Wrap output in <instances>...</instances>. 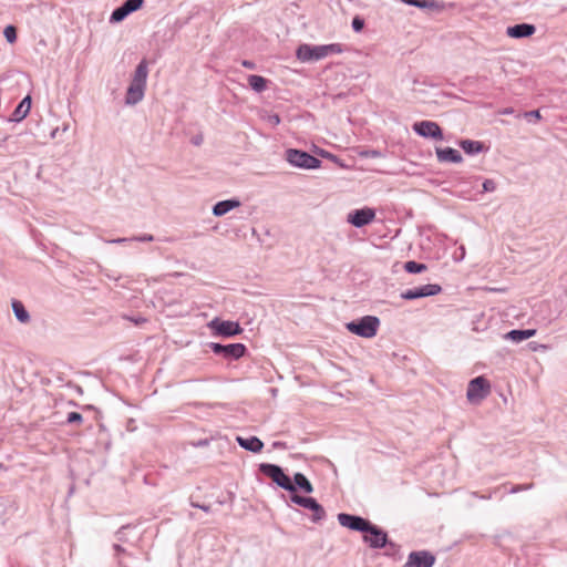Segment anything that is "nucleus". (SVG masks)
Here are the masks:
<instances>
[{
    "mask_svg": "<svg viewBox=\"0 0 567 567\" xmlns=\"http://www.w3.org/2000/svg\"><path fill=\"white\" fill-rule=\"evenodd\" d=\"M148 76L147 61L143 59L136 66L131 83L125 94V104L135 105L141 102L145 94Z\"/></svg>",
    "mask_w": 567,
    "mask_h": 567,
    "instance_id": "1",
    "label": "nucleus"
},
{
    "mask_svg": "<svg viewBox=\"0 0 567 567\" xmlns=\"http://www.w3.org/2000/svg\"><path fill=\"white\" fill-rule=\"evenodd\" d=\"M342 51V45L339 43L323 45L301 44L297 49L296 55L298 60L302 62H309L321 60L331 54H339Z\"/></svg>",
    "mask_w": 567,
    "mask_h": 567,
    "instance_id": "2",
    "label": "nucleus"
},
{
    "mask_svg": "<svg viewBox=\"0 0 567 567\" xmlns=\"http://www.w3.org/2000/svg\"><path fill=\"white\" fill-rule=\"evenodd\" d=\"M380 319L375 316H364L346 324L348 331L362 338H373L379 329Z\"/></svg>",
    "mask_w": 567,
    "mask_h": 567,
    "instance_id": "3",
    "label": "nucleus"
},
{
    "mask_svg": "<svg viewBox=\"0 0 567 567\" xmlns=\"http://www.w3.org/2000/svg\"><path fill=\"white\" fill-rule=\"evenodd\" d=\"M362 539L372 549H382L385 547H390L392 549L396 548V545L389 539L388 533L371 522L365 529Z\"/></svg>",
    "mask_w": 567,
    "mask_h": 567,
    "instance_id": "4",
    "label": "nucleus"
},
{
    "mask_svg": "<svg viewBox=\"0 0 567 567\" xmlns=\"http://www.w3.org/2000/svg\"><path fill=\"white\" fill-rule=\"evenodd\" d=\"M259 472L265 476L269 477L274 483H276L282 489L295 493L296 485H293L291 478L285 474L282 467L277 464L270 463H261L259 465Z\"/></svg>",
    "mask_w": 567,
    "mask_h": 567,
    "instance_id": "5",
    "label": "nucleus"
},
{
    "mask_svg": "<svg viewBox=\"0 0 567 567\" xmlns=\"http://www.w3.org/2000/svg\"><path fill=\"white\" fill-rule=\"evenodd\" d=\"M286 161L295 167L303 169H316L321 166V161L306 151L288 148L286 151Z\"/></svg>",
    "mask_w": 567,
    "mask_h": 567,
    "instance_id": "6",
    "label": "nucleus"
},
{
    "mask_svg": "<svg viewBox=\"0 0 567 567\" xmlns=\"http://www.w3.org/2000/svg\"><path fill=\"white\" fill-rule=\"evenodd\" d=\"M209 349L217 355H221L226 360H239L247 353L244 343L221 344L218 342H209Z\"/></svg>",
    "mask_w": 567,
    "mask_h": 567,
    "instance_id": "7",
    "label": "nucleus"
},
{
    "mask_svg": "<svg viewBox=\"0 0 567 567\" xmlns=\"http://www.w3.org/2000/svg\"><path fill=\"white\" fill-rule=\"evenodd\" d=\"M491 391L488 380L483 377L472 379L467 385L466 398L470 402L481 401L485 399Z\"/></svg>",
    "mask_w": 567,
    "mask_h": 567,
    "instance_id": "8",
    "label": "nucleus"
},
{
    "mask_svg": "<svg viewBox=\"0 0 567 567\" xmlns=\"http://www.w3.org/2000/svg\"><path fill=\"white\" fill-rule=\"evenodd\" d=\"M208 327L214 331L216 336L224 338H230L243 332V328L238 322L235 321H223L218 318L213 319Z\"/></svg>",
    "mask_w": 567,
    "mask_h": 567,
    "instance_id": "9",
    "label": "nucleus"
},
{
    "mask_svg": "<svg viewBox=\"0 0 567 567\" xmlns=\"http://www.w3.org/2000/svg\"><path fill=\"white\" fill-rule=\"evenodd\" d=\"M442 291V287L437 284H426L420 287L408 289L401 293V298L405 300H414L425 297L436 296Z\"/></svg>",
    "mask_w": 567,
    "mask_h": 567,
    "instance_id": "10",
    "label": "nucleus"
},
{
    "mask_svg": "<svg viewBox=\"0 0 567 567\" xmlns=\"http://www.w3.org/2000/svg\"><path fill=\"white\" fill-rule=\"evenodd\" d=\"M337 518L342 527H346L353 532H360L363 534L370 524L369 519L359 515L348 513H339Z\"/></svg>",
    "mask_w": 567,
    "mask_h": 567,
    "instance_id": "11",
    "label": "nucleus"
},
{
    "mask_svg": "<svg viewBox=\"0 0 567 567\" xmlns=\"http://www.w3.org/2000/svg\"><path fill=\"white\" fill-rule=\"evenodd\" d=\"M413 131L425 138L443 140V131L441 126L433 121H420L413 124Z\"/></svg>",
    "mask_w": 567,
    "mask_h": 567,
    "instance_id": "12",
    "label": "nucleus"
},
{
    "mask_svg": "<svg viewBox=\"0 0 567 567\" xmlns=\"http://www.w3.org/2000/svg\"><path fill=\"white\" fill-rule=\"evenodd\" d=\"M374 218L375 210L370 207H363L350 212L347 216V221L357 228H361L371 224Z\"/></svg>",
    "mask_w": 567,
    "mask_h": 567,
    "instance_id": "13",
    "label": "nucleus"
},
{
    "mask_svg": "<svg viewBox=\"0 0 567 567\" xmlns=\"http://www.w3.org/2000/svg\"><path fill=\"white\" fill-rule=\"evenodd\" d=\"M435 556L427 550L411 551L404 567H433Z\"/></svg>",
    "mask_w": 567,
    "mask_h": 567,
    "instance_id": "14",
    "label": "nucleus"
},
{
    "mask_svg": "<svg viewBox=\"0 0 567 567\" xmlns=\"http://www.w3.org/2000/svg\"><path fill=\"white\" fill-rule=\"evenodd\" d=\"M536 32V27L530 23H518L509 25L506 29V34L513 39L529 38Z\"/></svg>",
    "mask_w": 567,
    "mask_h": 567,
    "instance_id": "15",
    "label": "nucleus"
},
{
    "mask_svg": "<svg viewBox=\"0 0 567 567\" xmlns=\"http://www.w3.org/2000/svg\"><path fill=\"white\" fill-rule=\"evenodd\" d=\"M437 161L440 163H455L458 164L463 161L461 153L452 147H437L435 150Z\"/></svg>",
    "mask_w": 567,
    "mask_h": 567,
    "instance_id": "16",
    "label": "nucleus"
},
{
    "mask_svg": "<svg viewBox=\"0 0 567 567\" xmlns=\"http://www.w3.org/2000/svg\"><path fill=\"white\" fill-rule=\"evenodd\" d=\"M240 204V200L237 198L220 200L213 206L212 213L214 216L220 217L226 215L231 209L239 207Z\"/></svg>",
    "mask_w": 567,
    "mask_h": 567,
    "instance_id": "17",
    "label": "nucleus"
},
{
    "mask_svg": "<svg viewBox=\"0 0 567 567\" xmlns=\"http://www.w3.org/2000/svg\"><path fill=\"white\" fill-rule=\"evenodd\" d=\"M30 110H31V96L27 95L17 105V107L12 112L9 120L11 122H20L29 114Z\"/></svg>",
    "mask_w": 567,
    "mask_h": 567,
    "instance_id": "18",
    "label": "nucleus"
},
{
    "mask_svg": "<svg viewBox=\"0 0 567 567\" xmlns=\"http://www.w3.org/2000/svg\"><path fill=\"white\" fill-rule=\"evenodd\" d=\"M236 441L240 447L245 449L246 451L252 452V453H259L264 449L262 441L260 439H258L257 436H249V437L237 436Z\"/></svg>",
    "mask_w": 567,
    "mask_h": 567,
    "instance_id": "19",
    "label": "nucleus"
},
{
    "mask_svg": "<svg viewBox=\"0 0 567 567\" xmlns=\"http://www.w3.org/2000/svg\"><path fill=\"white\" fill-rule=\"evenodd\" d=\"M536 334L535 329H514L505 334V339L519 343Z\"/></svg>",
    "mask_w": 567,
    "mask_h": 567,
    "instance_id": "20",
    "label": "nucleus"
},
{
    "mask_svg": "<svg viewBox=\"0 0 567 567\" xmlns=\"http://www.w3.org/2000/svg\"><path fill=\"white\" fill-rule=\"evenodd\" d=\"M305 508L309 509L312 512V515H311V522L313 523H320L322 522L327 514H326V511L324 508L322 507L321 504H319L317 502L316 498L311 497L308 505L305 506Z\"/></svg>",
    "mask_w": 567,
    "mask_h": 567,
    "instance_id": "21",
    "label": "nucleus"
},
{
    "mask_svg": "<svg viewBox=\"0 0 567 567\" xmlns=\"http://www.w3.org/2000/svg\"><path fill=\"white\" fill-rule=\"evenodd\" d=\"M458 146L467 154V155H476L484 151L485 145L483 142L473 141V140H461L458 142Z\"/></svg>",
    "mask_w": 567,
    "mask_h": 567,
    "instance_id": "22",
    "label": "nucleus"
},
{
    "mask_svg": "<svg viewBox=\"0 0 567 567\" xmlns=\"http://www.w3.org/2000/svg\"><path fill=\"white\" fill-rule=\"evenodd\" d=\"M12 311L17 320L21 323H29L31 320L29 311L20 300L13 299L11 302Z\"/></svg>",
    "mask_w": 567,
    "mask_h": 567,
    "instance_id": "23",
    "label": "nucleus"
},
{
    "mask_svg": "<svg viewBox=\"0 0 567 567\" xmlns=\"http://www.w3.org/2000/svg\"><path fill=\"white\" fill-rule=\"evenodd\" d=\"M402 3L420 9L441 10L443 6L436 0H400Z\"/></svg>",
    "mask_w": 567,
    "mask_h": 567,
    "instance_id": "24",
    "label": "nucleus"
},
{
    "mask_svg": "<svg viewBox=\"0 0 567 567\" xmlns=\"http://www.w3.org/2000/svg\"><path fill=\"white\" fill-rule=\"evenodd\" d=\"M249 86L257 93L264 92L268 86V80L261 75L250 74L247 78Z\"/></svg>",
    "mask_w": 567,
    "mask_h": 567,
    "instance_id": "25",
    "label": "nucleus"
},
{
    "mask_svg": "<svg viewBox=\"0 0 567 567\" xmlns=\"http://www.w3.org/2000/svg\"><path fill=\"white\" fill-rule=\"evenodd\" d=\"M292 483H293V485H296V489L300 488L301 491H303L307 494H310L313 492V486H312L311 482L302 473H296L293 475Z\"/></svg>",
    "mask_w": 567,
    "mask_h": 567,
    "instance_id": "26",
    "label": "nucleus"
},
{
    "mask_svg": "<svg viewBox=\"0 0 567 567\" xmlns=\"http://www.w3.org/2000/svg\"><path fill=\"white\" fill-rule=\"evenodd\" d=\"M131 13L127 11L126 7L122 3L120 7L113 10L110 17L111 23H118L126 19Z\"/></svg>",
    "mask_w": 567,
    "mask_h": 567,
    "instance_id": "27",
    "label": "nucleus"
},
{
    "mask_svg": "<svg viewBox=\"0 0 567 567\" xmlns=\"http://www.w3.org/2000/svg\"><path fill=\"white\" fill-rule=\"evenodd\" d=\"M131 13L127 11L126 7L122 3L120 7L113 10L110 17L111 23H118L126 19Z\"/></svg>",
    "mask_w": 567,
    "mask_h": 567,
    "instance_id": "28",
    "label": "nucleus"
},
{
    "mask_svg": "<svg viewBox=\"0 0 567 567\" xmlns=\"http://www.w3.org/2000/svg\"><path fill=\"white\" fill-rule=\"evenodd\" d=\"M404 270L409 274H420L426 270V265L414 260H410L404 264Z\"/></svg>",
    "mask_w": 567,
    "mask_h": 567,
    "instance_id": "29",
    "label": "nucleus"
},
{
    "mask_svg": "<svg viewBox=\"0 0 567 567\" xmlns=\"http://www.w3.org/2000/svg\"><path fill=\"white\" fill-rule=\"evenodd\" d=\"M144 0H125L123 2L124 7H126L127 11L130 13H133L137 10H140L144 6Z\"/></svg>",
    "mask_w": 567,
    "mask_h": 567,
    "instance_id": "30",
    "label": "nucleus"
},
{
    "mask_svg": "<svg viewBox=\"0 0 567 567\" xmlns=\"http://www.w3.org/2000/svg\"><path fill=\"white\" fill-rule=\"evenodd\" d=\"M4 38L9 43L17 41V29L13 25H7L3 31Z\"/></svg>",
    "mask_w": 567,
    "mask_h": 567,
    "instance_id": "31",
    "label": "nucleus"
},
{
    "mask_svg": "<svg viewBox=\"0 0 567 567\" xmlns=\"http://www.w3.org/2000/svg\"><path fill=\"white\" fill-rule=\"evenodd\" d=\"M310 498H311L310 496L298 495V494H296V492L291 493V495H290V501L303 508L306 505H308Z\"/></svg>",
    "mask_w": 567,
    "mask_h": 567,
    "instance_id": "32",
    "label": "nucleus"
},
{
    "mask_svg": "<svg viewBox=\"0 0 567 567\" xmlns=\"http://www.w3.org/2000/svg\"><path fill=\"white\" fill-rule=\"evenodd\" d=\"M83 422V416L79 412H70L66 416L68 424H78L80 425Z\"/></svg>",
    "mask_w": 567,
    "mask_h": 567,
    "instance_id": "33",
    "label": "nucleus"
},
{
    "mask_svg": "<svg viewBox=\"0 0 567 567\" xmlns=\"http://www.w3.org/2000/svg\"><path fill=\"white\" fill-rule=\"evenodd\" d=\"M534 487V484L533 483H528V484H518V485H514L511 489H509V493L511 494H516V493H519V492H523V491H529Z\"/></svg>",
    "mask_w": 567,
    "mask_h": 567,
    "instance_id": "34",
    "label": "nucleus"
},
{
    "mask_svg": "<svg viewBox=\"0 0 567 567\" xmlns=\"http://www.w3.org/2000/svg\"><path fill=\"white\" fill-rule=\"evenodd\" d=\"M482 186L483 193H492L496 189V183L489 178L484 179Z\"/></svg>",
    "mask_w": 567,
    "mask_h": 567,
    "instance_id": "35",
    "label": "nucleus"
},
{
    "mask_svg": "<svg viewBox=\"0 0 567 567\" xmlns=\"http://www.w3.org/2000/svg\"><path fill=\"white\" fill-rule=\"evenodd\" d=\"M351 27L355 32H360L364 28V20L357 16L352 19Z\"/></svg>",
    "mask_w": 567,
    "mask_h": 567,
    "instance_id": "36",
    "label": "nucleus"
},
{
    "mask_svg": "<svg viewBox=\"0 0 567 567\" xmlns=\"http://www.w3.org/2000/svg\"><path fill=\"white\" fill-rule=\"evenodd\" d=\"M464 257H465V247L464 246H460L455 250L453 258H454L455 261H462L464 259Z\"/></svg>",
    "mask_w": 567,
    "mask_h": 567,
    "instance_id": "37",
    "label": "nucleus"
},
{
    "mask_svg": "<svg viewBox=\"0 0 567 567\" xmlns=\"http://www.w3.org/2000/svg\"><path fill=\"white\" fill-rule=\"evenodd\" d=\"M524 117L530 121L532 118L539 120L540 113L538 110H533L524 113Z\"/></svg>",
    "mask_w": 567,
    "mask_h": 567,
    "instance_id": "38",
    "label": "nucleus"
},
{
    "mask_svg": "<svg viewBox=\"0 0 567 567\" xmlns=\"http://www.w3.org/2000/svg\"><path fill=\"white\" fill-rule=\"evenodd\" d=\"M132 240H137V241H153L154 240V237L152 235H148V234H144L142 236H137V237H133Z\"/></svg>",
    "mask_w": 567,
    "mask_h": 567,
    "instance_id": "39",
    "label": "nucleus"
},
{
    "mask_svg": "<svg viewBox=\"0 0 567 567\" xmlns=\"http://www.w3.org/2000/svg\"><path fill=\"white\" fill-rule=\"evenodd\" d=\"M241 65L248 70H255L256 69V63L254 61H250V60H243L241 61Z\"/></svg>",
    "mask_w": 567,
    "mask_h": 567,
    "instance_id": "40",
    "label": "nucleus"
},
{
    "mask_svg": "<svg viewBox=\"0 0 567 567\" xmlns=\"http://www.w3.org/2000/svg\"><path fill=\"white\" fill-rule=\"evenodd\" d=\"M192 143L196 146H199L202 143H203V136L202 135H197L195 137L192 138Z\"/></svg>",
    "mask_w": 567,
    "mask_h": 567,
    "instance_id": "41",
    "label": "nucleus"
},
{
    "mask_svg": "<svg viewBox=\"0 0 567 567\" xmlns=\"http://www.w3.org/2000/svg\"><path fill=\"white\" fill-rule=\"evenodd\" d=\"M472 495L474 497H477V498H481V499H491L492 498V493H489L488 495H480L478 492H473Z\"/></svg>",
    "mask_w": 567,
    "mask_h": 567,
    "instance_id": "42",
    "label": "nucleus"
},
{
    "mask_svg": "<svg viewBox=\"0 0 567 567\" xmlns=\"http://www.w3.org/2000/svg\"><path fill=\"white\" fill-rule=\"evenodd\" d=\"M269 118H270V122H271L272 124H276V125H277V124H279V123H280V117H279V115H278V114H274V115H271Z\"/></svg>",
    "mask_w": 567,
    "mask_h": 567,
    "instance_id": "43",
    "label": "nucleus"
},
{
    "mask_svg": "<svg viewBox=\"0 0 567 567\" xmlns=\"http://www.w3.org/2000/svg\"><path fill=\"white\" fill-rule=\"evenodd\" d=\"M513 113H514L513 107H506V109L499 111V114H502V115H509V114H513Z\"/></svg>",
    "mask_w": 567,
    "mask_h": 567,
    "instance_id": "44",
    "label": "nucleus"
},
{
    "mask_svg": "<svg viewBox=\"0 0 567 567\" xmlns=\"http://www.w3.org/2000/svg\"><path fill=\"white\" fill-rule=\"evenodd\" d=\"M114 550L116 551V554H123L125 553V548H123L121 545L118 544H114L113 546Z\"/></svg>",
    "mask_w": 567,
    "mask_h": 567,
    "instance_id": "45",
    "label": "nucleus"
},
{
    "mask_svg": "<svg viewBox=\"0 0 567 567\" xmlns=\"http://www.w3.org/2000/svg\"><path fill=\"white\" fill-rule=\"evenodd\" d=\"M272 446H274L275 449H281V447H285V446H286V444H285L284 442H275V443L272 444Z\"/></svg>",
    "mask_w": 567,
    "mask_h": 567,
    "instance_id": "46",
    "label": "nucleus"
},
{
    "mask_svg": "<svg viewBox=\"0 0 567 567\" xmlns=\"http://www.w3.org/2000/svg\"><path fill=\"white\" fill-rule=\"evenodd\" d=\"M127 240H128L127 238H117V239L112 240L111 243L121 244V243H124V241H127Z\"/></svg>",
    "mask_w": 567,
    "mask_h": 567,
    "instance_id": "47",
    "label": "nucleus"
},
{
    "mask_svg": "<svg viewBox=\"0 0 567 567\" xmlns=\"http://www.w3.org/2000/svg\"><path fill=\"white\" fill-rule=\"evenodd\" d=\"M133 321H134L136 324H140V323H142V322H145V321H146V319H145V318H143V317H140V318H137V319H134Z\"/></svg>",
    "mask_w": 567,
    "mask_h": 567,
    "instance_id": "48",
    "label": "nucleus"
},
{
    "mask_svg": "<svg viewBox=\"0 0 567 567\" xmlns=\"http://www.w3.org/2000/svg\"><path fill=\"white\" fill-rule=\"evenodd\" d=\"M125 528V526H122L117 532H116V536L118 538V540H123V538L120 536L122 530Z\"/></svg>",
    "mask_w": 567,
    "mask_h": 567,
    "instance_id": "49",
    "label": "nucleus"
},
{
    "mask_svg": "<svg viewBox=\"0 0 567 567\" xmlns=\"http://www.w3.org/2000/svg\"><path fill=\"white\" fill-rule=\"evenodd\" d=\"M200 509H203L204 512L208 513L210 511V507L208 505H202Z\"/></svg>",
    "mask_w": 567,
    "mask_h": 567,
    "instance_id": "50",
    "label": "nucleus"
},
{
    "mask_svg": "<svg viewBox=\"0 0 567 567\" xmlns=\"http://www.w3.org/2000/svg\"><path fill=\"white\" fill-rule=\"evenodd\" d=\"M190 505H192L193 507H196V508H200V506H202L200 504H197V503H194V502H192V503H190Z\"/></svg>",
    "mask_w": 567,
    "mask_h": 567,
    "instance_id": "51",
    "label": "nucleus"
},
{
    "mask_svg": "<svg viewBox=\"0 0 567 567\" xmlns=\"http://www.w3.org/2000/svg\"><path fill=\"white\" fill-rule=\"evenodd\" d=\"M0 145H2V142H0Z\"/></svg>",
    "mask_w": 567,
    "mask_h": 567,
    "instance_id": "52",
    "label": "nucleus"
}]
</instances>
